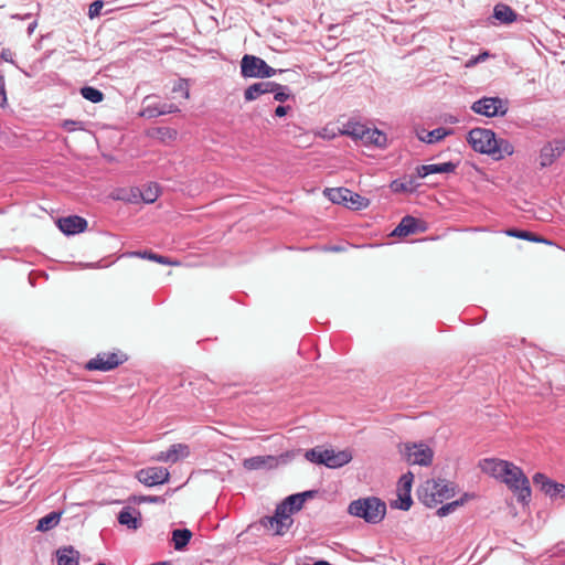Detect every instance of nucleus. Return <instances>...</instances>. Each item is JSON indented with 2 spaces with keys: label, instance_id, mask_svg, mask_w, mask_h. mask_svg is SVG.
Segmentation results:
<instances>
[{
  "label": "nucleus",
  "instance_id": "obj_1",
  "mask_svg": "<svg viewBox=\"0 0 565 565\" xmlns=\"http://www.w3.org/2000/svg\"><path fill=\"white\" fill-rule=\"evenodd\" d=\"M317 137L322 139H334L339 136H347L352 138L354 141H380V138H383V141H387L386 135L373 127L371 122L363 121L356 116H352L348 118L345 122H342L341 126L337 124H328L324 128L316 134Z\"/></svg>",
  "mask_w": 565,
  "mask_h": 565
},
{
  "label": "nucleus",
  "instance_id": "obj_2",
  "mask_svg": "<svg viewBox=\"0 0 565 565\" xmlns=\"http://www.w3.org/2000/svg\"><path fill=\"white\" fill-rule=\"evenodd\" d=\"M348 512L366 523L377 524L386 514V504L376 497L360 498L349 504Z\"/></svg>",
  "mask_w": 565,
  "mask_h": 565
},
{
  "label": "nucleus",
  "instance_id": "obj_3",
  "mask_svg": "<svg viewBox=\"0 0 565 565\" xmlns=\"http://www.w3.org/2000/svg\"><path fill=\"white\" fill-rule=\"evenodd\" d=\"M516 495L518 501L527 504L531 500V486L523 470L510 462V467L505 469L500 479Z\"/></svg>",
  "mask_w": 565,
  "mask_h": 565
},
{
  "label": "nucleus",
  "instance_id": "obj_4",
  "mask_svg": "<svg viewBox=\"0 0 565 565\" xmlns=\"http://www.w3.org/2000/svg\"><path fill=\"white\" fill-rule=\"evenodd\" d=\"M305 458L310 462L324 465L328 468L337 469L343 467L352 460V452L349 449L335 451L333 449L316 447L307 450Z\"/></svg>",
  "mask_w": 565,
  "mask_h": 565
},
{
  "label": "nucleus",
  "instance_id": "obj_5",
  "mask_svg": "<svg viewBox=\"0 0 565 565\" xmlns=\"http://www.w3.org/2000/svg\"><path fill=\"white\" fill-rule=\"evenodd\" d=\"M455 495L454 484L447 480H427L419 490V498L425 505L433 508Z\"/></svg>",
  "mask_w": 565,
  "mask_h": 565
},
{
  "label": "nucleus",
  "instance_id": "obj_6",
  "mask_svg": "<svg viewBox=\"0 0 565 565\" xmlns=\"http://www.w3.org/2000/svg\"><path fill=\"white\" fill-rule=\"evenodd\" d=\"M324 195L334 204H342L351 210H362L369 206V199L352 192L347 188H331L324 190Z\"/></svg>",
  "mask_w": 565,
  "mask_h": 565
},
{
  "label": "nucleus",
  "instance_id": "obj_7",
  "mask_svg": "<svg viewBox=\"0 0 565 565\" xmlns=\"http://www.w3.org/2000/svg\"><path fill=\"white\" fill-rule=\"evenodd\" d=\"M409 465L429 466L434 458L433 449L424 443H406L401 450Z\"/></svg>",
  "mask_w": 565,
  "mask_h": 565
},
{
  "label": "nucleus",
  "instance_id": "obj_8",
  "mask_svg": "<svg viewBox=\"0 0 565 565\" xmlns=\"http://www.w3.org/2000/svg\"><path fill=\"white\" fill-rule=\"evenodd\" d=\"M471 109L486 117L504 116L508 113V103L500 97H482L471 105Z\"/></svg>",
  "mask_w": 565,
  "mask_h": 565
},
{
  "label": "nucleus",
  "instance_id": "obj_9",
  "mask_svg": "<svg viewBox=\"0 0 565 565\" xmlns=\"http://www.w3.org/2000/svg\"><path fill=\"white\" fill-rule=\"evenodd\" d=\"M126 360L127 356L122 353L104 352L90 359L85 367L89 371L107 372L122 364Z\"/></svg>",
  "mask_w": 565,
  "mask_h": 565
},
{
  "label": "nucleus",
  "instance_id": "obj_10",
  "mask_svg": "<svg viewBox=\"0 0 565 565\" xmlns=\"http://www.w3.org/2000/svg\"><path fill=\"white\" fill-rule=\"evenodd\" d=\"M141 106L140 116L148 119L179 111L178 106L174 104L159 102L154 96H146Z\"/></svg>",
  "mask_w": 565,
  "mask_h": 565
},
{
  "label": "nucleus",
  "instance_id": "obj_11",
  "mask_svg": "<svg viewBox=\"0 0 565 565\" xmlns=\"http://www.w3.org/2000/svg\"><path fill=\"white\" fill-rule=\"evenodd\" d=\"M284 509L285 507H277L273 516H265L260 521L262 525L276 535H284L292 524L291 516Z\"/></svg>",
  "mask_w": 565,
  "mask_h": 565
},
{
  "label": "nucleus",
  "instance_id": "obj_12",
  "mask_svg": "<svg viewBox=\"0 0 565 565\" xmlns=\"http://www.w3.org/2000/svg\"><path fill=\"white\" fill-rule=\"evenodd\" d=\"M414 476L412 472L404 473L397 483V497L398 500L392 502V508H396L403 511H408L413 504L411 491Z\"/></svg>",
  "mask_w": 565,
  "mask_h": 565
},
{
  "label": "nucleus",
  "instance_id": "obj_13",
  "mask_svg": "<svg viewBox=\"0 0 565 565\" xmlns=\"http://www.w3.org/2000/svg\"><path fill=\"white\" fill-rule=\"evenodd\" d=\"M534 486L539 487L540 490L548 495L551 499L565 498V486L550 479L542 472H536L533 476Z\"/></svg>",
  "mask_w": 565,
  "mask_h": 565
},
{
  "label": "nucleus",
  "instance_id": "obj_14",
  "mask_svg": "<svg viewBox=\"0 0 565 565\" xmlns=\"http://www.w3.org/2000/svg\"><path fill=\"white\" fill-rule=\"evenodd\" d=\"M169 478L170 473L163 467H148L137 472V479L147 487L166 483Z\"/></svg>",
  "mask_w": 565,
  "mask_h": 565
},
{
  "label": "nucleus",
  "instance_id": "obj_15",
  "mask_svg": "<svg viewBox=\"0 0 565 565\" xmlns=\"http://www.w3.org/2000/svg\"><path fill=\"white\" fill-rule=\"evenodd\" d=\"M476 152L488 154L498 161L514 152L513 143H470Z\"/></svg>",
  "mask_w": 565,
  "mask_h": 565
},
{
  "label": "nucleus",
  "instance_id": "obj_16",
  "mask_svg": "<svg viewBox=\"0 0 565 565\" xmlns=\"http://www.w3.org/2000/svg\"><path fill=\"white\" fill-rule=\"evenodd\" d=\"M263 63V58L245 54L241 60V75L245 78H260Z\"/></svg>",
  "mask_w": 565,
  "mask_h": 565
},
{
  "label": "nucleus",
  "instance_id": "obj_17",
  "mask_svg": "<svg viewBox=\"0 0 565 565\" xmlns=\"http://www.w3.org/2000/svg\"><path fill=\"white\" fill-rule=\"evenodd\" d=\"M57 227L66 235H75L86 230L87 221L78 215H70L58 218Z\"/></svg>",
  "mask_w": 565,
  "mask_h": 565
},
{
  "label": "nucleus",
  "instance_id": "obj_18",
  "mask_svg": "<svg viewBox=\"0 0 565 565\" xmlns=\"http://www.w3.org/2000/svg\"><path fill=\"white\" fill-rule=\"evenodd\" d=\"M565 151V143H545L540 150L541 168L550 167Z\"/></svg>",
  "mask_w": 565,
  "mask_h": 565
},
{
  "label": "nucleus",
  "instance_id": "obj_19",
  "mask_svg": "<svg viewBox=\"0 0 565 565\" xmlns=\"http://www.w3.org/2000/svg\"><path fill=\"white\" fill-rule=\"evenodd\" d=\"M423 222L414 216L406 215L402 218L399 224L392 232L393 236H407L417 232H424L425 227L422 225Z\"/></svg>",
  "mask_w": 565,
  "mask_h": 565
},
{
  "label": "nucleus",
  "instance_id": "obj_20",
  "mask_svg": "<svg viewBox=\"0 0 565 565\" xmlns=\"http://www.w3.org/2000/svg\"><path fill=\"white\" fill-rule=\"evenodd\" d=\"M458 162H443V163H431V164H423L416 168L417 178H426L429 174L435 173H452L458 167Z\"/></svg>",
  "mask_w": 565,
  "mask_h": 565
},
{
  "label": "nucleus",
  "instance_id": "obj_21",
  "mask_svg": "<svg viewBox=\"0 0 565 565\" xmlns=\"http://www.w3.org/2000/svg\"><path fill=\"white\" fill-rule=\"evenodd\" d=\"M480 467L483 472H486L497 479H501L505 469L510 467V461L494 459V458H487L481 461Z\"/></svg>",
  "mask_w": 565,
  "mask_h": 565
},
{
  "label": "nucleus",
  "instance_id": "obj_22",
  "mask_svg": "<svg viewBox=\"0 0 565 565\" xmlns=\"http://www.w3.org/2000/svg\"><path fill=\"white\" fill-rule=\"evenodd\" d=\"M243 466L247 470L271 469L277 466V458L274 456H255L246 458Z\"/></svg>",
  "mask_w": 565,
  "mask_h": 565
},
{
  "label": "nucleus",
  "instance_id": "obj_23",
  "mask_svg": "<svg viewBox=\"0 0 565 565\" xmlns=\"http://www.w3.org/2000/svg\"><path fill=\"white\" fill-rule=\"evenodd\" d=\"M273 87H276V82H257L252 85H249L245 92H244V99L246 102H252L257 99L263 94H268L270 90H273Z\"/></svg>",
  "mask_w": 565,
  "mask_h": 565
},
{
  "label": "nucleus",
  "instance_id": "obj_24",
  "mask_svg": "<svg viewBox=\"0 0 565 565\" xmlns=\"http://www.w3.org/2000/svg\"><path fill=\"white\" fill-rule=\"evenodd\" d=\"M118 522L128 529L137 530L141 525V514L139 511L126 507L119 512Z\"/></svg>",
  "mask_w": 565,
  "mask_h": 565
},
{
  "label": "nucleus",
  "instance_id": "obj_25",
  "mask_svg": "<svg viewBox=\"0 0 565 565\" xmlns=\"http://www.w3.org/2000/svg\"><path fill=\"white\" fill-rule=\"evenodd\" d=\"M493 18L502 24H510L518 19V13L505 3H498L493 8Z\"/></svg>",
  "mask_w": 565,
  "mask_h": 565
},
{
  "label": "nucleus",
  "instance_id": "obj_26",
  "mask_svg": "<svg viewBox=\"0 0 565 565\" xmlns=\"http://www.w3.org/2000/svg\"><path fill=\"white\" fill-rule=\"evenodd\" d=\"M57 565H78L79 553L73 546L58 548L56 552Z\"/></svg>",
  "mask_w": 565,
  "mask_h": 565
},
{
  "label": "nucleus",
  "instance_id": "obj_27",
  "mask_svg": "<svg viewBox=\"0 0 565 565\" xmlns=\"http://www.w3.org/2000/svg\"><path fill=\"white\" fill-rule=\"evenodd\" d=\"M466 141H504L503 139H497L495 132L488 128H473L468 131Z\"/></svg>",
  "mask_w": 565,
  "mask_h": 565
},
{
  "label": "nucleus",
  "instance_id": "obj_28",
  "mask_svg": "<svg viewBox=\"0 0 565 565\" xmlns=\"http://www.w3.org/2000/svg\"><path fill=\"white\" fill-rule=\"evenodd\" d=\"M305 503V494H291L287 497L277 507H285L284 512H287L289 516L292 513L299 511Z\"/></svg>",
  "mask_w": 565,
  "mask_h": 565
},
{
  "label": "nucleus",
  "instance_id": "obj_29",
  "mask_svg": "<svg viewBox=\"0 0 565 565\" xmlns=\"http://www.w3.org/2000/svg\"><path fill=\"white\" fill-rule=\"evenodd\" d=\"M419 186L417 180L413 177L397 179L391 183V189L393 192H414Z\"/></svg>",
  "mask_w": 565,
  "mask_h": 565
},
{
  "label": "nucleus",
  "instance_id": "obj_30",
  "mask_svg": "<svg viewBox=\"0 0 565 565\" xmlns=\"http://www.w3.org/2000/svg\"><path fill=\"white\" fill-rule=\"evenodd\" d=\"M192 532L188 529H177L172 531V542L177 551H182L190 542Z\"/></svg>",
  "mask_w": 565,
  "mask_h": 565
},
{
  "label": "nucleus",
  "instance_id": "obj_31",
  "mask_svg": "<svg viewBox=\"0 0 565 565\" xmlns=\"http://www.w3.org/2000/svg\"><path fill=\"white\" fill-rule=\"evenodd\" d=\"M61 519V513L51 512L38 521L36 530L41 532H47L54 529Z\"/></svg>",
  "mask_w": 565,
  "mask_h": 565
},
{
  "label": "nucleus",
  "instance_id": "obj_32",
  "mask_svg": "<svg viewBox=\"0 0 565 565\" xmlns=\"http://www.w3.org/2000/svg\"><path fill=\"white\" fill-rule=\"evenodd\" d=\"M81 95L83 96V98L94 104H98L103 102L105 98L104 93L94 86L82 87Z\"/></svg>",
  "mask_w": 565,
  "mask_h": 565
},
{
  "label": "nucleus",
  "instance_id": "obj_33",
  "mask_svg": "<svg viewBox=\"0 0 565 565\" xmlns=\"http://www.w3.org/2000/svg\"><path fill=\"white\" fill-rule=\"evenodd\" d=\"M137 191L145 203H153L160 194V189L157 183H150L142 191L138 189Z\"/></svg>",
  "mask_w": 565,
  "mask_h": 565
},
{
  "label": "nucleus",
  "instance_id": "obj_34",
  "mask_svg": "<svg viewBox=\"0 0 565 565\" xmlns=\"http://www.w3.org/2000/svg\"><path fill=\"white\" fill-rule=\"evenodd\" d=\"M507 234L509 236H512V237H516V238H521V239H526V241H531V242H544V243H547L544 238H540V237L535 236L533 233L527 232V231L510 228V230L507 231Z\"/></svg>",
  "mask_w": 565,
  "mask_h": 565
},
{
  "label": "nucleus",
  "instance_id": "obj_35",
  "mask_svg": "<svg viewBox=\"0 0 565 565\" xmlns=\"http://www.w3.org/2000/svg\"><path fill=\"white\" fill-rule=\"evenodd\" d=\"M167 451L172 457L171 462H177L189 455V447L183 444H173Z\"/></svg>",
  "mask_w": 565,
  "mask_h": 565
},
{
  "label": "nucleus",
  "instance_id": "obj_36",
  "mask_svg": "<svg viewBox=\"0 0 565 565\" xmlns=\"http://www.w3.org/2000/svg\"><path fill=\"white\" fill-rule=\"evenodd\" d=\"M276 86L277 88L273 87V90H270L269 93L274 94L275 100L285 103L291 96L290 88L286 85H281L278 83H276Z\"/></svg>",
  "mask_w": 565,
  "mask_h": 565
},
{
  "label": "nucleus",
  "instance_id": "obj_37",
  "mask_svg": "<svg viewBox=\"0 0 565 565\" xmlns=\"http://www.w3.org/2000/svg\"><path fill=\"white\" fill-rule=\"evenodd\" d=\"M452 134V130L445 127H438L426 134L427 141H441L446 137Z\"/></svg>",
  "mask_w": 565,
  "mask_h": 565
},
{
  "label": "nucleus",
  "instance_id": "obj_38",
  "mask_svg": "<svg viewBox=\"0 0 565 565\" xmlns=\"http://www.w3.org/2000/svg\"><path fill=\"white\" fill-rule=\"evenodd\" d=\"M462 504H463V500L462 499L449 502L447 504L441 505L437 510L436 514L438 516H440V518L447 516L448 514H450L454 511H456Z\"/></svg>",
  "mask_w": 565,
  "mask_h": 565
},
{
  "label": "nucleus",
  "instance_id": "obj_39",
  "mask_svg": "<svg viewBox=\"0 0 565 565\" xmlns=\"http://www.w3.org/2000/svg\"><path fill=\"white\" fill-rule=\"evenodd\" d=\"M173 93H181L183 98H189V83L184 78H180L172 87Z\"/></svg>",
  "mask_w": 565,
  "mask_h": 565
},
{
  "label": "nucleus",
  "instance_id": "obj_40",
  "mask_svg": "<svg viewBox=\"0 0 565 565\" xmlns=\"http://www.w3.org/2000/svg\"><path fill=\"white\" fill-rule=\"evenodd\" d=\"M138 255L142 258H148L150 260H154L159 264H171L169 262V259L166 257V256H162V255H158V254H154V253H151V252H143V253H138Z\"/></svg>",
  "mask_w": 565,
  "mask_h": 565
},
{
  "label": "nucleus",
  "instance_id": "obj_41",
  "mask_svg": "<svg viewBox=\"0 0 565 565\" xmlns=\"http://www.w3.org/2000/svg\"><path fill=\"white\" fill-rule=\"evenodd\" d=\"M104 7V2L102 0H95L89 4L88 8V17L90 19H94L100 14V11Z\"/></svg>",
  "mask_w": 565,
  "mask_h": 565
},
{
  "label": "nucleus",
  "instance_id": "obj_42",
  "mask_svg": "<svg viewBox=\"0 0 565 565\" xmlns=\"http://www.w3.org/2000/svg\"><path fill=\"white\" fill-rule=\"evenodd\" d=\"M262 77L260 78H269L275 76L277 73H282L284 70H277L268 65L265 61L262 66Z\"/></svg>",
  "mask_w": 565,
  "mask_h": 565
},
{
  "label": "nucleus",
  "instance_id": "obj_43",
  "mask_svg": "<svg viewBox=\"0 0 565 565\" xmlns=\"http://www.w3.org/2000/svg\"><path fill=\"white\" fill-rule=\"evenodd\" d=\"M489 56H490V53L488 51L481 52L477 56H471L467 63V66H472L478 63L484 62Z\"/></svg>",
  "mask_w": 565,
  "mask_h": 565
},
{
  "label": "nucleus",
  "instance_id": "obj_44",
  "mask_svg": "<svg viewBox=\"0 0 565 565\" xmlns=\"http://www.w3.org/2000/svg\"><path fill=\"white\" fill-rule=\"evenodd\" d=\"M7 93H6V81L4 76L0 75V107H4L7 105Z\"/></svg>",
  "mask_w": 565,
  "mask_h": 565
},
{
  "label": "nucleus",
  "instance_id": "obj_45",
  "mask_svg": "<svg viewBox=\"0 0 565 565\" xmlns=\"http://www.w3.org/2000/svg\"><path fill=\"white\" fill-rule=\"evenodd\" d=\"M139 501L162 504L166 502V498L161 497V495H145V497H141Z\"/></svg>",
  "mask_w": 565,
  "mask_h": 565
},
{
  "label": "nucleus",
  "instance_id": "obj_46",
  "mask_svg": "<svg viewBox=\"0 0 565 565\" xmlns=\"http://www.w3.org/2000/svg\"><path fill=\"white\" fill-rule=\"evenodd\" d=\"M0 60L4 61V62H8V63H11V64H15L14 60H13V53L10 49H2L1 52H0Z\"/></svg>",
  "mask_w": 565,
  "mask_h": 565
},
{
  "label": "nucleus",
  "instance_id": "obj_47",
  "mask_svg": "<svg viewBox=\"0 0 565 565\" xmlns=\"http://www.w3.org/2000/svg\"><path fill=\"white\" fill-rule=\"evenodd\" d=\"M111 198L115 200L130 201V198L125 194V191L119 189L113 192Z\"/></svg>",
  "mask_w": 565,
  "mask_h": 565
},
{
  "label": "nucleus",
  "instance_id": "obj_48",
  "mask_svg": "<svg viewBox=\"0 0 565 565\" xmlns=\"http://www.w3.org/2000/svg\"><path fill=\"white\" fill-rule=\"evenodd\" d=\"M154 459L157 461L171 462L172 457L170 454H168V451H160L156 455Z\"/></svg>",
  "mask_w": 565,
  "mask_h": 565
},
{
  "label": "nucleus",
  "instance_id": "obj_49",
  "mask_svg": "<svg viewBox=\"0 0 565 565\" xmlns=\"http://www.w3.org/2000/svg\"><path fill=\"white\" fill-rule=\"evenodd\" d=\"M81 121H74V120H65L63 122V127L68 131H74L77 129V126L81 125Z\"/></svg>",
  "mask_w": 565,
  "mask_h": 565
},
{
  "label": "nucleus",
  "instance_id": "obj_50",
  "mask_svg": "<svg viewBox=\"0 0 565 565\" xmlns=\"http://www.w3.org/2000/svg\"><path fill=\"white\" fill-rule=\"evenodd\" d=\"M289 109H290V106L279 105L275 109V115L277 117H284L285 115H287Z\"/></svg>",
  "mask_w": 565,
  "mask_h": 565
},
{
  "label": "nucleus",
  "instance_id": "obj_51",
  "mask_svg": "<svg viewBox=\"0 0 565 565\" xmlns=\"http://www.w3.org/2000/svg\"><path fill=\"white\" fill-rule=\"evenodd\" d=\"M428 131L426 129H420V130H416V136L418 138V141H427V137H426V134Z\"/></svg>",
  "mask_w": 565,
  "mask_h": 565
},
{
  "label": "nucleus",
  "instance_id": "obj_52",
  "mask_svg": "<svg viewBox=\"0 0 565 565\" xmlns=\"http://www.w3.org/2000/svg\"><path fill=\"white\" fill-rule=\"evenodd\" d=\"M362 145H363L365 148H367V149H371V148H373V147H376V148H379V149H381V150H384V149H386V145H387V143L379 142V143H362Z\"/></svg>",
  "mask_w": 565,
  "mask_h": 565
},
{
  "label": "nucleus",
  "instance_id": "obj_53",
  "mask_svg": "<svg viewBox=\"0 0 565 565\" xmlns=\"http://www.w3.org/2000/svg\"><path fill=\"white\" fill-rule=\"evenodd\" d=\"M36 25H38V22L35 20L29 23L28 29H26V32L29 35H31L34 32Z\"/></svg>",
  "mask_w": 565,
  "mask_h": 565
},
{
  "label": "nucleus",
  "instance_id": "obj_54",
  "mask_svg": "<svg viewBox=\"0 0 565 565\" xmlns=\"http://www.w3.org/2000/svg\"><path fill=\"white\" fill-rule=\"evenodd\" d=\"M300 494H305V500L307 498H313V495L316 494V491H305V492H301Z\"/></svg>",
  "mask_w": 565,
  "mask_h": 565
},
{
  "label": "nucleus",
  "instance_id": "obj_55",
  "mask_svg": "<svg viewBox=\"0 0 565 565\" xmlns=\"http://www.w3.org/2000/svg\"><path fill=\"white\" fill-rule=\"evenodd\" d=\"M313 565H330V564L326 561H319V562L315 563Z\"/></svg>",
  "mask_w": 565,
  "mask_h": 565
},
{
  "label": "nucleus",
  "instance_id": "obj_56",
  "mask_svg": "<svg viewBox=\"0 0 565 565\" xmlns=\"http://www.w3.org/2000/svg\"><path fill=\"white\" fill-rule=\"evenodd\" d=\"M330 249H331V250H334V252H339L341 248H340V247L334 246V247H331Z\"/></svg>",
  "mask_w": 565,
  "mask_h": 565
},
{
  "label": "nucleus",
  "instance_id": "obj_57",
  "mask_svg": "<svg viewBox=\"0 0 565 565\" xmlns=\"http://www.w3.org/2000/svg\"><path fill=\"white\" fill-rule=\"evenodd\" d=\"M96 565H106V564H105V563L99 562V563H97Z\"/></svg>",
  "mask_w": 565,
  "mask_h": 565
}]
</instances>
